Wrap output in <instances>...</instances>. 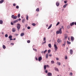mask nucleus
<instances>
[{"instance_id":"nucleus-30","label":"nucleus","mask_w":76,"mask_h":76,"mask_svg":"<svg viewBox=\"0 0 76 76\" xmlns=\"http://www.w3.org/2000/svg\"><path fill=\"white\" fill-rule=\"evenodd\" d=\"M25 19H23L22 20V22H23V23H24V22H25Z\"/></svg>"},{"instance_id":"nucleus-15","label":"nucleus","mask_w":76,"mask_h":76,"mask_svg":"<svg viewBox=\"0 0 76 76\" xmlns=\"http://www.w3.org/2000/svg\"><path fill=\"white\" fill-rule=\"evenodd\" d=\"M60 4L58 2H57L56 3V5L57 6H59V5Z\"/></svg>"},{"instance_id":"nucleus-41","label":"nucleus","mask_w":76,"mask_h":76,"mask_svg":"<svg viewBox=\"0 0 76 76\" xmlns=\"http://www.w3.org/2000/svg\"><path fill=\"white\" fill-rule=\"evenodd\" d=\"M70 28V26H67V28H68V29Z\"/></svg>"},{"instance_id":"nucleus-61","label":"nucleus","mask_w":76,"mask_h":76,"mask_svg":"<svg viewBox=\"0 0 76 76\" xmlns=\"http://www.w3.org/2000/svg\"><path fill=\"white\" fill-rule=\"evenodd\" d=\"M18 20H21V19L20 18H19Z\"/></svg>"},{"instance_id":"nucleus-51","label":"nucleus","mask_w":76,"mask_h":76,"mask_svg":"<svg viewBox=\"0 0 76 76\" xmlns=\"http://www.w3.org/2000/svg\"><path fill=\"white\" fill-rule=\"evenodd\" d=\"M47 67H49V65H47L46 66Z\"/></svg>"},{"instance_id":"nucleus-26","label":"nucleus","mask_w":76,"mask_h":76,"mask_svg":"<svg viewBox=\"0 0 76 76\" xmlns=\"http://www.w3.org/2000/svg\"><path fill=\"white\" fill-rule=\"evenodd\" d=\"M3 48H4V49H6V46H5L4 45H3Z\"/></svg>"},{"instance_id":"nucleus-60","label":"nucleus","mask_w":76,"mask_h":76,"mask_svg":"<svg viewBox=\"0 0 76 76\" xmlns=\"http://www.w3.org/2000/svg\"><path fill=\"white\" fill-rule=\"evenodd\" d=\"M10 41H12V40H13V39H12V38H11V39H10Z\"/></svg>"},{"instance_id":"nucleus-49","label":"nucleus","mask_w":76,"mask_h":76,"mask_svg":"<svg viewBox=\"0 0 76 76\" xmlns=\"http://www.w3.org/2000/svg\"><path fill=\"white\" fill-rule=\"evenodd\" d=\"M45 72L46 73H48V71L46 70L45 71Z\"/></svg>"},{"instance_id":"nucleus-11","label":"nucleus","mask_w":76,"mask_h":76,"mask_svg":"<svg viewBox=\"0 0 76 76\" xmlns=\"http://www.w3.org/2000/svg\"><path fill=\"white\" fill-rule=\"evenodd\" d=\"M67 5H68V4H65L63 6L64 8H66V7L67 6Z\"/></svg>"},{"instance_id":"nucleus-17","label":"nucleus","mask_w":76,"mask_h":76,"mask_svg":"<svg viewBox=\"0 0 76 76\" xmlns=\"http://www.w3.org/2000/svg\"><path fill=\"white\" fill-rule=\"evenodd\" d=\"M3 20H0V24H3Z\"/></svg>"},{"instance_id":"nucleus-63","label":"nucleus","mask_w":76,"mask_h":76,"mask_svg":"<svg viewBox=\"0 0 76 76\" xmlns=\"http://www.w3.org/2000/svg\"><path fill=\"white\" fill-rule=\"evenodd\" d=\"M2 35H3L4 34V32H2Z\"/></svg>"},{"instance_id":"nucleus-46","label":"nucleus","mask_w":76,"mask_h":76,"mask_svg":"<svg viewBox=\"0 0 76 76\" xmlns=\"http://www.w3.org/2000/svg\"><path fill=\"white\" fill-rule=\"evenodd\" d=\"M30 28H31V27H30L28 26V27H27V29H30Z\"/></svg>"},{"instance_id":"nucleus-10","label":"nucleus","mask_w":76,"mask_h":76,"mask_svg":"<svg viewBox=\"0 0 76 76\" xmlns=\"http://www.w3.org/2000/svg\"><path fill=\"white\" fill-rule=\"evenodd\" d=\"M18 22V20H17L14 21L13 22L14 23H16V22Z\"/></svg>"},{"instance_id":"nucleus-18","label":"nucleus","mask_w":76,"mask_h":76,"mask_svg":"<svg viewBox=\"0 0 76 76\" xmlns=\"http://www.w3.org/2000/svg\"><path fill=\"white\" fill-rule=\"evenodd\" d=\"M51 26H52V24H51L50 26H49V27L48 28V29H50V28H51Z\"/></svg>"},{"instance_id":"nucleus-38","label":"nucleus","mask_w":76,"mask_h":76,"mask_svg":"<svg viewBox=\"0 0 76 76\" xmlns=\"http://www.w3.org/2000/svg\"><path fill=\"white\" fill-rule=\"evenodd\" d=\"M46 42V41H45L44 42H42V45H43V44H45V43Z\"/></svg>"},{"instance_id":"nucleus-64","label":"nucleus","mask_w":76,"mask_h":76,"mask_svg":"<svg viewBox=\"0 0 76 76\" xmlns=\"http://www.w3.org/2000/svg\"><path fill=\"white\" fill-rule=\"evenodd\" d=\"M74 24L75 25H76V22L75 23H74Z\"/></svg>"},{"instance_id":"nucleus-62","label":"nucleus","mask_w":76,"mask_h":76,"mask_svg":"<svg viewBox=\"0 0 76 76\" xmlns=\"http://www.w3.org/2000/svg\"><path fill=\"white\" fill-rule=\"evenodd\" d=\"M15 35L16 36H18V34H15Z\"/></svg>"},{"instance_id":"nucleus-4","label":"nucleus","mask_w":76,"mask_h":76,"mask_svg":"<svg viewBox=\"0 0 76 76\" xmlns=\"http://www.w3.org/2000/svg\"><path fill=\"white\" fill-rule=\"evenodd\" d=\"M47 75L48 76H52V73L50 72H48Z\"/></svg>"},{"instance_id":"nucleus-21","label":"nucleus","mask_w":76,"mask_h":76,"mask_svg":"<svg viewBox=\"0 0 76 76\" xmlns=\"http://www.w3.org/2000/svg\"><path fill=\"white\" fill-rule=\"evenodd\" d=\"M48 53H47L46 55V58H48Z\"/></svg>"},{"instance_id":"nucleus-42","label":"nucleus","mask_w":76,"mask_h":76,"mask_svg":"<svg viewBox=\"0 0 76 76\" xmlns=\"http://www.w3.org/2000/svg\"><path fill=\"white\" fill-rule=\"evenodd\" d=\"M50 52H51V50H48V53H50Z\"/></svg>"},{"instance_id":"nucleus-25","label":"nucleus","mask_w":76,"mask_h":76,"mask_svg":"<svg viewBox=\"0 0 76 76\" xmlns=\"http://www.w3.org/2000/svg\"><path fill=\"white\" fill-rule=\"evenodd\" d=\"M20 16V14H19L18 15V18H19Z\"/></svg>"},{"instance_id":"nucleus-8","label":"nucleus","mask_w":76,"mask_h":76,"mask_svg":"<svg viewBox=\"0 0 76 76\" xmlns=\"http://www.w3.org/2000/svg\"><path fill=\"white\" fill-rule=\"evenodd\" d=\"M54 69H55V70H56V71H57V72H59V70H58V68H57L56 67H55Z\"/></svg>"},{"instance_id":"nucleus-14","label":"nucleus","mask_w":76,"mask_h":76,"mask_svg":"<svg viewBox=\"0 0 76 76\" xmlns=\"http://www.w3.org/2000/svg\"><path fill=\"white\" fill-rule=\"evenodd\" d=\"M71 41H74V37H71Z\"/></svg>"},{"instance_id":"nucleus-57","label":"nucleus","mask_w":76,"mask_h":76,"mask_svg":"<svg viewBox=\"0 0 76 76\" xmlns=\"http://www.w3.org/2000/svg\"><path fill=\"white\" fill-rule=\"evenodd\" d=\"M56 60H58V58H56Z\"/></svg>"},{"instance_id":"nucleus-3","label":"nucleus","mask_w":76,"mask_h":76,"mask_svg":"<svg viewBox=\"0 0 76 76\" xmlns=\"http://www.w3.org/2000/svg\"><path fill=\"white\" fill-rule=\"evenodd\" d=\"M17 29H18V31H19V29L20 28V25L19 24H17Z\"/></svg>"},{"instance_id":"nucleus-22","label":"nucleus","mask_w":76,"mask_h":76,"mask_svg":"<svg viewBox=\"0 0 76 76\" xmlns=\"http://www.w3.org/2000/svg\"><path fill=\"white\" fill-rule=\"evenodd\" d=\"M46 67H47V66H46V65H45L44 66V70H46Z\"/></svg>"},{"instance_id":"nucleus-58","label":"nucleus","mask_w":76,"mask_h":76,"mask_svg":"<svg viewBox=\"0 0 76 76\" xmlns=\"http://www.w3.org/2000/svg\"><path fill=\"white\" fill-rule=\"evenodd\" d=\"M49 56L50 57H51V56H52V55L51 54H49Z\"/></svg>"},{"instance_id":"nucleus-13","label":"nucleus","mask_w":76,"mask_h":76,"mask_svg":"<svg viewBox=\"0 0 76 76\" xmlns=\"http://www.w3.org/2000/svg\"><path fill=\"white\" fill-rule=\"evenodd\" d=\"M24 35H25V33H22L20 34V36L21 37H23Z\"/></svg>"},{"instance_id":"nucleus-1","label":"nucleus","mask_w":76,"mask_h":76,"mask_svg":"<svg viewBox=\"0 0 76 76\" xmlns=\"http://www.w3.org/2000/svg\"><path fill=\"white\" fill-rule=\"evenodd\" d=\"M57 34H62V31L61 28H59L58 29V30L56 31Z\"/></svg>"},{"instance_id":"nucleus-44","label":"nucleus","mask_w":76,"mask_h":76,"mask_svg":"<svg viewBox=\"0 0 76 76\" xmlns=\"http://www.w3.org/2000/svg\"><path fill=\"white\" fill-rule=\"evenodd\" d=\"M43 40L44 41H45V40H46V38L45 37L43 38Z\"/></svg>"},{"instance_id":"nucleus-50","label":"nucleus","mask_w":76,"mask_h":76,"mask_svg":"<svg viewBox=\"0 0 76 76\" xmlns=\"http://www.w3.org/2000/svg\"><path fill=\"white\" fill-rule=\"evenodd\" d=\"M13 6H16V4L14 3V4H13Z\"/></svg>"},{"instance_id":"nucleus-24","label":"nucleus","mask_w":76,"mask_h":76,"mask_svg":"<svg viewBox=\"0 0 76 76\" xmlns=\"http://www.w3.org/2000/svg\"><path fill=\"white\" fill-rule=\"evenodd\" d=\"M28 18H29V17L28 16V15H27L26 16V20H28Z\"/></svg>"},{"instance_id":"nucleus-29","label":"nucleus","mask_w":76,"mask_h":76,"mask_svg":"<svg viewBox=\"0 0 76 76\" xmlns=\"http://www.w3.org/2000/svg\"><path fill=\"white\" fill-rule=\"evenodd\" d=\"M17 19V16H14L13 19Z\"/></svg>"},{"instance_id":"nucleus-12","label":"nucleus","mask_w":76,"mask_h":76,"mask_svg":"<svg viewBox=\"0 0 76 76\" xmlns=\"http://www.w3.org/2000/svg\"><path fill=\"white\" fill-rule=\"evenodd\" d=\"M57 42H58V43L60 42H61V40L60 39H58Z\"/></svg>"},{"instance_id":"nucleus-54","label":"nucleus","mask_w":76,"mask_h":76,"mask_svg":"<svg viewBox=\"0 0 76 76\" xmlns=\"http://www.w3.org/2000/svg\"><path fill=\"white\" fill-rule=\"evenodd\" d=\"M10 44H11V45H14V43H11Z\"/></svg>"},{"instance_id":"nucleus-7","label":"nucleus","mask_w":76,"mask_h":76,"mask_svg":"<svg viewBox=\"0 0 76 76\" xmlns=\"http://www.w3.org/2000/svg\"><path fill=\"white\" fill-rule=\"evenodd\" d=\"M74 24H75V22H73L72 23H70V26H72L73 25H74Z\"/></svg>"},{"instance_id":"nucleus-2","label":"nucleus","mask_w":76,"mask_h":76,"mask_svg":"<svg viewBox=\"0 0 76 76\" xmlns=\"http://www.w3.org/2000/svg\"><path fill=\"white\" fill-rule=\"evenodd\" d=\"M54 47L55 48V51H57V49H58V47L57 46V45L56 44L54 45Z\"/></svg>"},{"instance_id":"nucleus-35","label":"nucleus","mask_w":76,"mask_h":76,"mask_svg":"<svg viewBox=\"0 0 76 76\" xmlns=\"http://www.w3.org/2000/svg\"><path fill=\"white\" fill-rule=\"evenodd\" d=\"M12 18H13V19L14 18V17H15V15H12Z\"/></svg>"},{"instance_id":"nucleus-32","label":"nucleus","mask_w":76,"mask_h":76,"mask_svg":"<svg viewBox=\"0 0 76 76\" xmlns=\"http://www.w3.org/2000/svg\"><path fill=\"white\" fill-rule=\"evenodd\" d=\"M67 43L68 44H71V42H69L68 41H67Z\"/></svg>"},{"instance_id":"nucleus-56","label":"nucleus","mask_w":76,"mask_h":76,"mask_svg":"<svg viewBox=\"0 0 76 76\" xmlns=\"http://www.w3.org/2000/svg\"><path fill=\"white\" fill-rule=\"evenodd\" d=\"M65 45H66L65 44H63V46H64V47H65Z\"/></svg>"},{"instance_id":"nucleus-6","label":"nucleus","mask_w":76,"mask_h":76,"mask_svg":"<svg viewBox=\"0 0 76 76\" xmlns=\"http://www.w3.org/2000/svg\"><path fill=\"white\" fill-rule=\"evenodd\" d=\"M42 57H40L38 58V60L39 61H41L42 60Z\"/></svg>"},{"instance_id":"nucleus-28","label":"nucleus","mask_w":76,"mask_h":76,"mask_svg":"<svg viewBox=\"0 0 76 76\" xmlns=\"http://www.w3.org/2000/svg\"><path fill=\"white\" fill-rule=\"evenodd\" d=\"M12 38V36H11V35H10L9 37V39H10L11 38Z\"/></svg>"},{"instance_id":"nucleus-47","label":"nucleus","mask_w":76,"mask_h":76,"mask_svg":"<svg viewBox=\"0 0 76 76\" xmlns=\"http://www.w3.org/2000/svg\"><path fill=\"white\" fill-rule=\"evenodd\" d=\"M65 58L66 60H67V57L66 56Z\"/></svg>"},{"instance_id":"nucleus-16","label":"nucleus","mask_w":76,"mask_h":76,"mask_svg":"<svg viewBox=\"0 0 76 76\" xmlns=\"http://www.w3.org/2000/svg\"><path fill=\"white\" fill-rule=\"evenodd\" d=\"M4 2V0H1L0 1V4H1V3H3Z\"/></svg>"},{"instance_id":"nucleus-37","label":"nucleus","mask_w":76,"mask_h":76,"mask_svg":"<svg viewBox=\"0 0 76 76\" xmlns=\"http://www.w3.org/2000/svg\"><path fill=\"white\" fill-rule=\"evenodd\" d=\"M30 40H28L27 41V43H30Z\"/></svg>"},{"instance_id":"nucleus-36","label":"nucleus","mask_w":76,"mask_h":76,"mask_svg":"<svg viewBox=\"0 0 76 76\" xmlns=\"http://www.w3.org/2000/svg\"><path fill=\"white\" fill-rule=\"evenodd\" d=\"M47 50H45V51H44L43 53L44 54H45V53L46 52H47Z\"/></svg>"},{"instance_id":"nucleus-48","label":"nucleus","mask_w":76,"mask_h":76,"mask_svg":"<svg viewBox=\"0 0 76 76\" xmlns=\"http://www.w3.org/2000/svg\"><path fill=\"white\" fill-rule=\"evenodd\" d=\"M16 9H19V6H16Z\"/></svg>"},{"instance_id":"nucleus-31","label":"nucleus","mask_w":76,"mask_h":76,"mask_svg":"<svg viewBox=\"0 0 76 76\" xmlns=\"http://www.w3.org/2000/svg\"><path fill=\"white\" fill-rule=\"evenodd\" d=\"M32 25L33 26H35L36 25V24H35V23H33L32 24Z\"/></svg>"},{"instance_id":"nucleus-27","label":"nucleus","mask_w":76,"mask_h":76,"mask_svg":"<svg viewBox=\"0 0 76 76\" xmlns=\"http://www.w3.org/2000/svg\"><path fill=\"white\" fill-rule=\"evenodd\" d=\"M57 64L58 65H59V66H60V62H57Z\"/></svg>"},{"instance_id":"nucleus-9","label":"nucleus","mask_w":76,"mask_h":76,"mask_svg":"<svg viewBox=\"0 0 76 76\" xmlns=\"http://www.w3.org/2000/svg\"><path fill=\"white\" fill-rule=\"evenodd\" d=\"M12 31L13 32H15L16 31V29H15V28H13L12 29Z\"/></svg>"},{"instance_id":"nucleus-5","label":"nucleus","mask_w":76,"mask_h":76,"mask_svg":"<svg viewBox=\"0 0 76 76\" xmlns=\"http://www.w3.org/2000/svg\"><path fill=\"white\" fill-rule=\"evenodd\" d=\"M69 52L70 54H71V55H72V54H73V50L71 49L69 51Z\"/></svg>"},{"instance_id":"nucleus-34","label":"nucleus","mask_w":76,"mask_h":76,"mask_svg":"<svg viewBox=\"0 0 76 76\" xmlns=\"http://www.w3.org/2000/svg\"><path fill=\"white\" fill-rule=\"evenodd\" d=\"M59 24H60V22H58L56 24V26H58V25H59Z\"/></svg>"},{"instance_id":"nucleus-59","label":"nucleus","mask_w":76,"mask_h":76,"mask_svg":"<svg viewBox=\"0 0 76 76\" xmlns=\"http://www.w3.org/2000/svg\"><path fill=\"white\" fill-rule=\"evenodd\" d=\"M35 59H36V60H37V61L38 60V58H37L36 57Z\"/></svg>"},{"instance_id":"nucleus-33","label":"nucleus","mask_w":76,"mask_h":76,"mask_svg":"<svg viewBox=\"0 0 76 76\" xmlns=\"http://www.w3.org/2000/svg\"><path fill=\"white\" fill-rule=\"evenodd\" d=\"M5 37L6 38H7V37H8V35H7V34H6L5 35Z\"/></svg>"},{"instance_id":"nucleus-39","label":"nucleus","mask_w":76,"mask_h":76,"mask_svg":"<svg viewBox=\"0 0 76 76\" xmlns=\"http://www.w3.org/2000/svg\"><path fill=\"white\" fill-rule=\"evenodd\" d=\"M60 29H64V27L63 26H61V28H60Z\"/></svg>"},{"instance_id":"nucleus-45","label":"nucleus","mask_w":76,"mask_h":76,"mask_svg":"<svg viewBox=\"0 0 76 76\" xmlns=\"http://www.w3.org/2000/svg\"><path fill=\"white\" fill-rule=\"evenodd\" d=\"M67 36H65V39H67Z\"/></svg>"},{"instance_id":"nucleus-53","label":"nucleus","mask_w":76,"mask_h":76,"mask_svg":"<svg viewBox=\"0 0 76 76\" xmlns=\"http://www.w3.org/2000/svg\"><path fill=\"white\" fill-rule=\"evenodd\" d=\"M11 25H13V23L12 22H11Z\"/></svg>"},{"instance_id":"nucleus-55","label":"nucleus","mask_w":76,"mask_h":76,"mask_svg":"<svg viewBox=\"0 0 76 76\" xmlns=\"http://www.w3.org/2000/svg\"><path fill=\"white\" fill-rule=\"evenodd\" d=\"M66 41H64V44H66Z\"/></svg>"},{"instance_id":"nucleus-23","label":"nucleus","mask_w":76,"mask_h":76,"mask_svg":"<svg viewBox=\"0 0 76 76\" xmlns=\"http://www.w3.org/2000/svg\"><path fill=\"white\" fill-rule=\"evenodd\" d=\"M36 11L37 12H39V8H37V9L36 10Z\"/></svg>"},{"instance_id":"nucleus-43","label":"nucleus","mask_w":76,"mask_h":76,"mask_svg":"<svg viewBox=\"0 0 76 76\" xmlns=\"http://www.w3.org/2000/svg\"><path fill=\"white\" fill-rule=\"evenodd\" d=\"M72 75H73V74H72V72H70V76H72Z\"/></svg>"},{"instance_id":"nucleus-40","label":"nucleus","mask_w":76,"mask_h":76,"mask_svg":"<svg viewBox=\"0 0 76 76\" xmlns=\"http://www.w3.org/2000/svg\"><path fill=\"white\" fill-rule=\"evenodd\" d=\"M33 50L34 51H36V52H37V49H34V48H33Z\"/></svg>"},{"instance_id":"nucleus-20","label":"nucleus","mask_w":76,"mask_h":76,"mask_svg":"<svg viewBox=\"0 0 76 76\" xmlns=\"http://www.w3.org/2000/svg\"><path fill=\"white\" fill-rule=\"evenodd\" d=\"M51 64H54V63H55V62H54V61H51Z\"/></svg>"},{"instance_id":"nucleus-52","label":"nucleus","mask_w":76,"mask_h":76,"mask_svg":"<svg viewBox=\"0 0 76 76\" xmlns=\"http://www.w3.org/2000/svg\"><path fill=\"white\" fill-rule=\"evenodd\" d=\"M64 3H67V1H64Z\"/></svg>"},{"instance_id":"nucleus-19","label":"nucleus","mask_w":76,"mask_h":76,"mask_svg":"<svg viewBox=\"0 0 76 76\" xmlns=\"http://www.w3.org/2000/svg\"><path fill=\"white\" fill-rule=\"evenodd\" d=\"M48 46L49 48H51V45L50 44H49L48 45Z\"/></svg>"}]
</instances>
